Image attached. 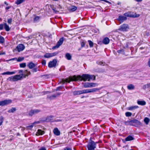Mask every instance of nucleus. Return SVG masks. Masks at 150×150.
Instances as JSON below:
<instances>
[{"label": "nucleus", "instance_id": "ea45409f", "mask_svg": "<svg viewBox=\"0 0 150 150\" xmlns=\"http://www.w3.org/2000/svg\"><path fill=\"white\" fill-rule=\"evenodd\" d=\"M4 121V118L1 116L0 117V126L1 125Z\"/></svg>", "mask_w": 150, "mask_h": 150}, {"label": "nucleus", "instance_id": "3c124183", "mask_svg": "<svg viewBox=\"0 0 150 150\" xmlns=\"http://www.w3.org/2000/svg\"><path fill=\"white\" fill-rule=\"evenodd\" d=\"M129 121H125L124 122L125 124L127 125H129Z\"/></svg>", "mask_w": 150, "mask_h": 150}, {"label": "nucleus", "instance_id": "6ab92c4d", "mask_svg": "<svg viewBox=\"0 0 150 150\" xmlns=\"http://www.w3.org/2000/svg\"><path fill=\"white\" fill-rule=\"evenodd\" d=\"M73 93L74 96L80 95L82 94V90L75 91L73 92Z\"/></svg>", "mask_w": 150, "mask_h": 150}, {"label": "nucleus", "instance_id": "5701e85b", "mask_svg": "<svg viewBox=\"0 0 150 150\" xmlns=\"http://www.w3.org/2000/svg\"><path fill=\"white\" fill-rule=\"evenodd\" d=\"M16 71H13L12 72L10 71H7L6 72H4L3 73V75H5V74H7V75H12L16 73Z\"/></svg>", "mask_w": 150, "mask_h": 150}, {"label": "nucleus", "instance_id": "423d86ee", "mask_svg": "<svg viewBox=\"0 0 150 150\" xmlns=\"http://www.w3.org/2000/svg\"><path fill=\"white\" fill-rule=\"evenodd\" d=\"M129 29L127 24H124L121 25L119 29V30L121 31H127Z\"/></svg>", "mask_w": 150, "mask_h": 150}, {"label": "nucleus", "instance_id": "58836bf2", "mask_svg": "<svg viewBox=\"0 0 150 150\" xmlns=\"http://www.w3.org/2000/svg\"><path fill=\"white\" fill-rule=\"evenodd\" d=\"M38 71H40V70L39 69H38L37 68L35 67L33 68L32 70V71L33 72H36Z\"/></svg>", "mask_w": 150, "mask_h": 150}, {"label": "nucleus", "instance_id": "69168bd1", "mask_svg": "<svg viewBox=\"0 0 150 150\" xmlns=\"http://www.w3.org/2000/svg\"><path fill=\"white\" fill-rule=\"evenodd\" d=\"M19 73H22L23 72V70H20L19 71Z\"/></svg>", "mask_w": 150, "mask_h": 150}, {"label": "nucleus", "instance_id": "dca6fc26", "mask_svg": "<svg viewBox=\"0 0 150 150\" xmlns=\"http://www.w3.org/2000/svg\"><path fill=\"white\" fill-rule=\"evenodd\" d=\"M61 94V93H57L56 94L53 95L51 96H50L49 97V98L50 100L56 98L57 97L59 96Z\"/></svg>", "mask_w": 150, "mask_h": 150}, {"label": "nucleus", "instance_id": "c756f323", "mask_svg": "<svg viewBox=\"0 0 150 150\" xmlns=\"http://www.w3.org/2000/svg\"><path fill=\"white\" fill-rule=\"evenodd\" d=\"M150 121V119L147 117H146L144 119V121L146 125H148Z\"/></svg>", "mask_w": 150, "mask_h": 150}, {"label": "nucleus", "instance_id": "9d476101", "mask_svg": "<svg viewBox=\"0 0 150 150\" xmlns=\"http://www.w3.org/2000/svg\"><path fill=\"white\" fill-rule=\"evenodd\" d=\"M0 102L1 106H3L11 103L12 101L10 100H6L3 101H1Z\"/></svg>", "mask_w": 150, "mask_h": 150}, {"label": "nucleus", "instance_id": "c03bdc74", "mask_svg": "<svg viewBox=\"0 0 150 150\" xmlns=\"http://www.w3.org/2000/svg\"><path fill=\"white\" fill-rule=\"evenodd\" d=\"M133 120L129 121V125L133 126Z\"/></svg>", "mask_w": 150, "mask_h": 150}, {"label": "nucleus", "instance_id": "f8f14e48", "mask_svg": "<svg viewBox=\"0 0 150 150\" xmlns=\"http://www.w3.org/2000/svg\"><path fill=\"white\" fill-rule=\"evenodd\" d=\"M124 15L127 17H138L140 15L139 14H137L136 13H135L133 14H129L127 13H124Z\"/></svg>", "mask_w": 150, "mask_h": 150}, {"label": "nucleus", "instance_id": "a19ab883", "mask_svg": "<svg viewBox=\"0 0 150 150\" xmlns=\"http://www.w3.org/2000/svg\"><path fill=\"white\" fill-rule=\"evenodd\" d=\"M77 9V8L76 7L74 6H73L71 7V8L70 9L72 11H74L76 10Z\"/></svg>", "mask_w": 150, "mask_h": 150}, {"label": "nucleus", "instance_id": "2eb2a0df", "mask_svg": "<svg viewBox=\"0 0 150 150\" xmlns=\"http://www.w3.org/2000/svg\"><path fill=\"white\" fill-rule=\"evenodd\" d=\"M36 64L32 62L29 63L27 64V66L30 69H33L36 66Z\"/></svg>", "mask_w": 150, "mask_h": 150}, {"label": "nucleus", "instance_id": "aec40b11", "mask_svg": "<svg viewBox=\"0 0 150 150\" xmlns=\"http://www.w3.org/2000/svg\"><path fill=\"white\" fill-rule=\"evenodd\" d=\"M138 108L139 107L138 106L135 105L129 107L127 108V109L128 110H135L137 108Z\"/></svg>", "mask_w": 150, "mask_h": 150}, {"label": "nucleus", "instance_id": "79ce46f5", "mask_svg": "<svg viewBox=\"0 0 150 150\" xmlns=\"http://www.w3.org/2000/svg\"><path fill=\"white\" fill-rule=\"evenodd\" d=\"M24 59L23 57H19L17 59V61L18 62H20L23 61Z\"/></svg>", "mask_w": 150, "mask_h": 150}, {"label": "nucleus", "instance_id": "13d9d810", "mask_svg": "<svg viewBox=\"0 0 150 150\" xmlns=\"http://www.w3.org/2000/svg\"><path fill=\"white\" fill-rule=\"evenodd\" d=\"M21 128V130L22 131H23L25 129V128L24 127H22L21 126L20 127L18 128Z\"/></svg>", "mask_w": 150, "mask_h": 150}, {"label": "nucleus", "instance_id": "2f4dec72", "mask_svg": "<svg viewBox=\"0 0 150 150\" xmlns=\"http://www.w3.org/2000/svg\"><path fill=\"white\" fill-rule=\"evenodd\" d=\"M16 109L15 108H12L11 109L9 110L8 112L9 113H13L16 110Z\"/></svg>", "mask_w": 150, "mask_h": 150}, {"label": "nucleus", "instance_id": "cd10ccee", "mask_svg": "<svg viewBox=\"0 0 150 150\" xmlns=\"http://www.w3.org/2000/svg\"><path fill=\"white\" fill-rule=\"evenodd\" d=\"M53 117L52 116H47L46 119V121L47 122L51 121L52 120Z\"/></svg>", "mask_w": 150, "mask_h": 150}, {"label": "nucleus", "instance_id": "680f3d73", "mask_svg": "<svg viewBox=\"0 0 150 150\" xmlns=\"http://www.w3.org/2000/svg\"><path fill=\"white\" fill-rule=\"evenodd\" d=\"M11 6H8V7H7L6 8V10H7L8 9H9L10 8H11Z\"/></svg>", "mask_w": 150, "mask_h": 150}, {"label": "nucleus", "instance_id": "0eeeda50", "mask_svg": "<svg viewBox=\"0 0 150 150\" xmlns=\"http://www.w3.org/2000/svg\"><path fill=\"white\" fill-rule=\"evenodd\" d=\"M40 111V110L38 109L31 110L29 112V115L30 116H32L33 115L37 114Z\"/></svg>", "mask_w": 150, "mask_h": 150}, {"label": "nucleus", "instance_id": "6e6552de", "mask_svg": "<svg viewBox=\"0 0 150 150\" xmlns=\"http://www.w3.org/2000/svg\"><path fill=\"white\" fill-rule=\"evenodd\" d=\"M57 54V52H54L52 53H46L44 55V57L45 58H49L56 55Z\"/></svg>", "mask_w": 150, "mask_h": 150}, {"label": "nucleus", "instance_id": "0e129e2a", "mask_svg": "<svg viewBox=\"0 0 150 150\" xmlns=\"http://www.w3.org/2000/svg\"><path fill=\"white\" fill-rule=\"evenodd\" d=\"M148 64L149 66L150 67V59H149V61L148 62Z\"/></svg>", "mask_w": 150, "mask_h": 150}, {"label": "nucleus", "instance_id": "c9c22d12", "mask_svg": "<svg viewBox=\"0 0 150 150\" xmlns=\"http://www.w3.org/2000/svg\"><path fill=\"white\" fill-rule=\"evenodd\" d=\"M26 66L25 63H23L20 64V67L21 68H25Z\"/></svg>", "mask_w": 150, "mask_h": 150}, {"label": "nucleus", "instance_id": "de8ad7c7", "mask_svg": "<svg viewBox=\"0 0 150 150\" xmlns=\"http://www.w3.org/2000/svg\"><path fill=\"white\" fill-rule=\"evenodd\" d=\"M12 21V19L11 18L8 19V23L9 24H11V23Z\"/></svg>", "mask_w": 150, "mask_h": 150}, {"label": "nucleus", "instance_id": "20e7f679", "mask_svg": "<svg viewBox=\"0 0 150 150\" xmlns=\"http://www.w3.org/2000/svg\"><path fill=\"white\" fill-rule=\"evenodd\" d=\"M99 90L98 88H94L93 89H84L82 90V94L85 93H88L91 92H95L96 91H98Z\"/></svg>", "mask_w": 150, "mask_h": 150}, {"label": "nucleus", "instance_id": "f257e3e1", "mask_svg": "<svg viewBox=\"0 0 150 150\" xmlns=\"http://www.w3.org/2000/svg\"><path fill=\"white\" fill-rule=\"evenodd\" d=\"M89 76V74H83L81 76L78 75L76 76L74 75L73 76H69V78L62 79V82L63 83L65 82L69 83L71 81H76L78 80L81 81L83 80L84 81H88Z\"/></svg>", "mask_w": 150, "mask_h": 150}, {"label": "nucleus", "instance_id": "8fccbe9b", "mask_svg": "<svg viewBox=\"0 0 150 150\" xmlns=\"http://www.w3.org/2000/svg\"><path fill=\"white\" fill-rule=\"evenodd\" d=\"M85 43L84 42H81V47H83L85 45Z\"/></svg>", "mask_w": 150, "mask_h": 150}, {"label": "nucleus", "instance_id": "7ed1b4c3", "mask_svg": "<svg viewBox=\"0 0 150 150\" xmlns=\"http://www.w3.org/2000/svg\"><path fill=\"white\" fill-rule=\"evenodd\" d=\"M96 144L93 141H91L88 144L87 147L88 150H94L96 148Z\"/></svg>", "mask_w": 150, "mask_h": 150}, {"label": "nucleus", "instance_id": "39448f33", "mask_svg": "<svg viewBox=\"0 0 150 150\" xmlns=\"http://www.w3.org/2000/svg\"><path fill=\"white\" fill-rule=\"evenodd\" d=\"M57 63V60L56 59H54L52 61H50L48 64V67L51 68L55 67Z\"/></svg>", "mask_w": 150, "mask_h": 150}, {"label": "nucleus", "instance_id": "412c9836", "mask_svg": "<svg viewBox=\"0 0 150 150\" xmlns=\"http://www.w3.org/2000/svg\"><path fill=\"white\" fill-rule=\"evenodd\" d=\"M134 138L131 136L129 135L125 138V141H128L134 140Z\"/></svg>", "mask_w": 150, "mask_h": 150}, {"label": "nucleus", "instance_id": "4be33fe9", "mask_svg": "<svg viewBox=\"0 0 150 150\" xmlns=\"http://www.w3.org/2000/svg\"><path fill=\"white\" fill-rule=\"evenodd\" d=\"M44 134V131H42L40 129H38L36 133V135H42L43 134Z\"/></svg>", "mask_w": 150, "mask_h": 150}, {"label": "nucleus", "instance_id": "09e8293b", "mask_svg": "<svg viewBox=\"0 0 150 150\" xmlns=\"http://www.w3.org/2000/svg\"><path fill=\"white\" fill-rule=\"evenodd\" d=\"M4 27V24H0V30H2L3 29Z\"/></svg>", "mask_w": 150, "mask_h": 150}, {"label": "nucleus", "instance_id": "ddd939ff", "mask_svg": "<svg viewBox=\"0 0 150 150\" xmlns=\"http://www.w3.org/2000/svg\"><path fill=\"white\" fill-rule=\"evenodd\" d=\"M133 126L137 127L141 125V124L140 122L136 120H133Z\"/></svg>", "mask_w": 150, "mask_h": 150}, {"label": "nucleus", "instance_id": "bb28decb", "mask_svg": "<svg viewBox=\"0 0 150 150\" xmlns=\"http://www.w3.org/2000/svg\"><path fill=\"white\" fill-rule=\"evenodd\" d=\"M127 88L129 90H132L134 88V86L132 84H130L127 86Z\"/></svg>", "mask_w": 150, "mask_h": 150}, {"label": "nucleus", "instance_id": "72a5a7b5", "mask_svg": "<svg viewBox=\"0 0 150 150\" xmlns=\"http://www.w3.org/2000/svg\"><path fill=\"white\" fill-rule=\"evenodd\" d=\"M88 42L90 47H92L93 45V42L90 40H88Z\"/></svg>", "mask_w": 150, "mask_h": 150}, {"label": "nucleus", "instance_id": "37998d69", "mask_svg": "<svg viewBox=\"0 0 150 150\" xmlns=\"http://www.w3.org/2000/svg\"><path fill=\"white\" fill-rule=\"evenodd\" d=\"M91 87H95L98 85L96 83H91Z\"/></svg>", "mask_w": 150, "mask_h": 150}, {"label": "nucleus", "instance_id": "6e6d98bb", "mask_svg": "<svg viewBox=\"0 0 150 150\" xmlns=\"http://www.w3.org/2000/svg\"><path fill=\"white\" fill-rule=\"evenodd\" d=\"M39 150H47L44 147H41L39 149Z\"/></svg>", "mask_w": 150, "mask_h": 150}, {"label": "nucleus", "instance_id": "864d4df0", "mask_svg": "<svg viewBox=\"0 0 150 150\" xmlns=\"http://www.w3.org/2000/svg\"><path fill=\"white\" fill-rule=\"evenodd\" d=\"M40 122L39 121L35 122H34L33 123V125H36L38 124L39 123H40Z\"/></svg>", "mask_w": 150, "mask_h": 150}, {"label": "nucleus", "instance_id": "4c0bfd02", "mask_svg": "<svg viewBox=\"0 0 150 150\" xmlns=\"http://www.w3.org/2000/svg\"><path fill=\"white\" fill-rule=\"evenodd\" d=\"M34 125H33V124H32L31 125L29 126H27L26 127V129L28 130L30 129H31L34 126Z\"/></svg>", "mask_w": 150, "mask_h": 150}, {"label": "nucleus", "instance_id": "e433bc0d", "mask_svg": "<svg viewBox=\"0 0 150 150\" xmlns=\"http://www.w3.org/2000/svg\"><path fill=\"white\" fill-rule=\"evenodd\" d=\"M125 114L126 117H129L132 115V113L129 112H127L125 113Z\"/></svg>", "mask_w": 150, "mask_h": 150}, {"label": "nucleus", "instance_id": "f704fd0d", "mask_svg": "<svg viewBox=\"0 0 150 150\" xmlns=\"http://www.w3.org/2000/svg\"><path fill=\"white\" fill-rule=\"evenodd\" d=\"M4 38L0 35V43H3L4 42Z\"/></svg>", "mask_w": 150, "mask_h": 150}, {"label": "nucleus", "instance_id": "603ef678", "mask_svg": "<svg viewBox=\"0 0 150 150\" xmlns=\"http://www.w3.org/2000/svg\"><path fill=\"white\" fill-rule=\"evenodd\" d=\"M64 150H72V149L71 148L67 147L64 149Z\"/></svg>", "mask_w": 150, "mask_h": 150}, {"label": "nucleus", "instance_id": "9b49d317", "mask_svg": "<svg viewBox=\"0 0 150 150\" xmlns=\"http://www.w3.org/2000/svg\"><path fill=\"white\" fill-rule=\"evenodd\" d=\"M25 46L22 44H20L18 45L16 48V50H17L18 52H20L23 51L24 49Z\"/></svg>", "mask_w": 150, "mask_h": 150}, {"label": "nucleus", "instance_id": "052dcab7", "mask_svg": "<svg viewBox=\"0 0 150 150\" xmlns=\"http://www.w3.org/2000/svg\"><path fill=\"white\" fill-rule=\"evenodd\" d=\"M98 64L100 65H102V64H103V63L101 62H97Z\"/></svg>", "mask_w": 150, "mask_h": 150}, {"label": "nucleus", "instance_id": "f03ea898", "mask_svg": "<svg viewBox=\"0 0 150 150\" xmlns=\"http://www.w3.org/2000/svg\"><path fill=\"white\" fill-rule=\"evenodd\" d=\"M24 74L17 75L14 76H11L7 79V80L10 81H16L19 80H21L23 77H25L30 74V72L29 71L26 70L24 72Z\"/></svg>", "mask_w": 150, "mask_h": 150}, {"label": "nucleus", "instance_id": "49530a36", "mask_svg": "<svg viewBox=\"0 0 150 150\" xmlns=\"http://www.w3.org/2000/svg\"><path fill=\"white\" fill-rule=\"evenodd\" d=\"M42 63L43 65H45L46 64V61L45 60H42Z\"/></svg>", "mask_w": 150, "mask_h": 150}, {"label": "nucleus", "instance_id": "393cba45", "mask_svg": "<svg viewBox=\"0 0 150 150\" xmlns=\"http://www.w3.org/2000/svg\"><path fill=\"white\" fill-rule=\"evenodd\" d=\"M4 27L6 30L7 31H8L10 30V28L8 25L6 23L4 24Z\"/></svg>", "mask_w": 150, "mask_h": 150}, {"label": "nucleus", "instance_id": "a211bd4d", "mask_svg": "<svg viewBox=\"0 0 150 150\" xmlns=\"http://www.w3.org/2000/svg\"><path fill=\"white\" fill-rule=\"evenodd\" d=\"M110 40L109 38L107 37L104 38L103 40V43L105 45L108 44Z\"/></svg>", "mask_w": 150, "mask_h": 150}, {"label": "nucleus", "instance_id": "774afa93", "mask_svg": "<svg viewBox=\"0 0 150 150\" xmlns=\"http://www.w3.org/2000/svg\"><path fill=\"white\" fill-rule=\"evenodd\" d=\"M55 121L56 122H59V121H61V120H55Z\"/></svg>", "mask_w": 150, "mask_h": 150}, {"label": "nucleus", "instance_id": "338daca9", "mask_svg": "<svg viewBox=\"0 0 150 150\" xmlns=\"http://www.w3.org/2000/svg\"><path fill=\"white\" fill-rule=\"evenodd\" d=\"M28 39H30L32 38V36H29L28 37Z\"/></svg>", "mask_w": 150, "mask_h": 150}, {"label": "nucleus", "instance_id": "5fc2aeb1", "mask_svg": "<svg viewBox=\"0 0 150 150\" xmlns=\"http://www.w3.org/2000/svg\"><path fill=\"white\" fill-rule=\"evenodd\" d=\"M52 10H53L54 11V12L55 13H57L58 12V11H57L56 10V8H52Z\"/></svg>", "mask_w": 150, "mask_h": 150}, {"label": "nucleus", "instance_id": "4468645a", "mask_svg": "<svg viewBox=\"0 0 150 150\" xmlns=\"http://www.w3.org/2000/svg\"><path fill=\"white\" fill-rule=\"evenodd\" d=\"M126 19L127 18L126 17L122 16H119L117 18V20L121 22H123L124 21L126 20Z\"/></svg>", "mask_w": 150, "mask_h": 150}, {"label": "nucleus", "instance_id": "e2e57ef3", "mask_svg": "<svg viewBox=\"0 0 150 150\" xmlns=\"http://www.w3.org/2000/svg\"><path fill=\"white\" fill-rule=\"evenodd\" d=\"M146 86H147V87L148 88H150V83H148V84H147Z\"/></svg>", "mask_w": 150, "mask_h": 150}, {"label": "nucleus", "instance_id": "b1692460", "mask_svg": "<svg viewBox=\"0 0 150 150\" xmlns=\"http://www.w3.org/2000/svg\"><path fill=\"white\" fill-rule=\"evenodd\" d=\"M137 103L138 104L141 105H144L146 104V102L144 100L138 101Z\"/></svg>", "mask_w": 150, "mask_h": 150}, {"label": "nucleus", "instance_id": "473e14b6", "mask_svg": "<svg viewBox=\"0 0 150 150\" xmlns=\"http://www.w3.org/2000/svg\"><path fill=\"white\" fill-rule=\"evenodd\" d=\"M40 17L38 16H35L34 18V22L38 21L40 18Z\"/></svg>", "mask_w": 150, "mask_h": 150}, {"label": "nucleus", "instance_id": "bf43d9fd", "mask_svg": "<svg viewBox=\"0 0 150 150\" xmlns=\"http://www.w3.org/2000/svg\"><path fill=\"white\" fill-rule=\"evenodd\" d=\"M17 60V58H12V59H9V61H11V60Z\"/></svg>", "mask_w": 150, "mask_h": 150}, {"label": "nucleus", "instance_id": "4d7b16f0", "mask_svg": "<svg viewBox=\"0 0 150 150\" xmlns=\"http://www.w3.org/2000/svg\"><path fill=\"white\" fill-rule=\"evenodd\" d=\"M62 87H58L57 88V89H56V90L57 91V90H60V89H62Z\"/></svg>", "mask_w": 150, "mask_h": 150}, {"label": "nucleus", "instance_id": "7c9ffc66", "mask_svg": "<svg viewBox=\"0 0 150 150\" xmlns=\"http://www.w3.org/2000/svg\"><path fill=\"white\" fill-rule=\"evenodd\" d=\"M95 76L93 75H90L89 74L88 81L90 80H95Z\"/></svg>", "mask_w": 150, "mask_h": 150}, {"label": "nucleus", "instance_id": "a878e982", "mask_svg": "<svg viewBox=\"0 0 150 150\" xmlns=\"http://www.w3.org/2000/svg\"><path fill=\"white\" fill-rule=\"evenodd\" d=\"M91 83L86 82L84 83L83 86L85 88L91 87Z\"/></svg>", "mask_w": 150, "mask_h": 150}, {"label": "nucleus", "instance_id": "c85d7f7f", "mask_svg": "<svg viewBox=\"0 0 150 150\" xmlns=\"http://www.w3.org/2000/svg\"><path fill=\"white\" fill-rule=\"evenodd\" d=\"M65 57L68 60H70L71 59V56L69 53H66V54Z\"/></svg>", "mask_w": 150, "mask_h": 150}, {"label": "nucleus", "instance_id": "f3484780", "mask_svg": "<svg viewBox=\"0 0 150 150\" xmlns=\"http://www.w3.org/2000/svg\"><path fill=\"white\" fill-rule=\"evenodd\" d=\"M53 132L54 134L56 136H59L60 134V132L57 128L54 129Z\"/></svg>", "mask_w": 150, "mask_h": 150}, {"label": "nucleus", "instance_id": "a18cd8bd", "mask_svg": "<svg viewBox=\"0 0 150 150\" xmlns=\"http://www.w3.org/2000/svg\"><path fill=\"white\" fill-rule=\"evenodd\" d=\"M117 52L119 53H123L124 52V51L123 50H120L117 51Z\"/></svg>", "mask_w": 150, "mask_h": 150}, {"label": "nucleus", "instance_id": "1a4fd4ad", "mask_svg": "<svg viewBox=\"0 0 150 150\" xmlns=\"http://www.w3.org/2000/svg\"><path fill=\"white\" fill-rule=\"evenodd\" d=\"M63 42V38H61L58 42L56 45L52 47L53 49H55L56 48H58L62 44Z\"/></svg>", "mask_w": 150, "mask_h": 150}]
</instances>
